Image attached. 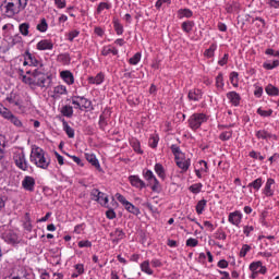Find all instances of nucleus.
<instances>
[{
	"mask_svg": "<svg viewBox=\"0 0 279 279\" xmlns=\"http://www.w3.org/2000/svg\"><path fill=\"white\" fill-rule=\"evenodd\" d=\"M230 82H231L232 86H234L236 88V86H239V73L232 72L230 74Z\"/></svg>",
	"mask_w": 279,
	"mask_h": 279,
	"instance_id": "40",
	"label": "nucleus"
},
{
	"mask_svg": "<svg viewBox=\"0 0 279 279\" xmlns=\"http://www.w3.org/2000/svg\"><path fill=\"white\" fill-rule=\"evenodd\" d=\"M217 50V45H211L207 50H205L206 58H213L215 56V51Z\"/></svg>",
	"mask_w": 279,
	"mask_h": 279,
	"instance_id": "41",
	"label": "nucleus"
},
{
	"mask_svg": "<svg viewBox=\"0 0 279 279\" xmlns=\"http://www.w3.org/2000/svg\"><path fill=\"white\" fill-rule=\"evenodd\" d=\"M198 243H199V241H197V239H193V238H190L186 241L187 247H197Z\"/></svg>",
	"mask_w": 279,
	"mask_h": 279,
	"instance_id": "54",
	"label": "nucleus"
},
{
	"mask_svg": "<svg viewBox=\"0 0 279 279\" xmlns=\"http://www.w3.org/2000/svg\"><path fill=\"white\" fill-rule=\"evenodd\" d=\"M54 4L59 10L66 8V0H54Z\"/></svg>",
	"mask_w": 279,
	"mask_h": 279,
	"instance_id": "57",
	"label": "nucleus"
},
{
	"mask_svg": "<svg viewBox=\"0 0 279 279\" xmlns=\"http://www.w3.org/2000/svg\"><path fill=\"white\" fill-rule=\"evenodd\" d=\"M129 182H131V185L135 186V189H145V182L137 175L129 177Z\"/></svg>",
	"mask_w": 279,
	"mask_h": 279,
	"instance_id": "12",
	"label": "nucleus"
},
{
	"mask_svg": "<svg viewBox=\"0 0 279 279\" xmlns=\"http://www.w3.org/2000/svg\"><path fill=\"white\" fill-rule=\"evenodd\" d=\"M80 101H81V110L83 108L88 109L92 106L90 100H88V99H86L84 97H80Z\"/></svg>",
	"mask_w": 279,
	"mask_h": 279,
	"instance_id": "46",
	"label": "nucleus"
},
{
	"mask_svg": "<svg viewBox=\"0 0 279 279\" xmlns=\"http://www.w3.org/2000/svg\"><path fill=\"white\" fill-rule=\"evenodd\" d=\"M205 121H206V114L194 113L193 116H191L189 120L190 128H192V130H197L198 128H201L202 123H205Z\"/></svg>",
	"mask_w": 279,
	"mask_h": 279,
	"instance_id": "4",
	"label": "nucleus"
},
{
	"mask_svg": "<svg viewBox=\"0 0 279 279\" xmlns=\"http://www.w3.org/2000/svg\"><path fill=\"white\" fill-rule=\"evenodd\" d=\"M193 25H194V23L191 22V21L183 22V23H182V29H183V32H186V34H189L190 32L193 31Z\"/></svg>",
	"mask_w": 279,
	"mask_h": 279,
	"instance_id": "39",
	"label": "nucleus"
},
{
	"mask_svg": "<svg viewBox=\"0 0 279 279\" xmlns=\"http://www.w3.org/2000/svg\"><path fill=\"white\" fill-rule=\"evenodd\" d=\"M179 14L181 17L185 16V19H191V16H193V11L190 9H181L179 10Z\"/></svg>",
	"mask_w": 279,
	"mask_h": 279,
	"instance_id": "42",
	"label": "nucleus"
},
{
	"mask_svg": "<svg viewBox=\"0 0 279 279\" xmlns=\"http://www.w3.org/2000/svg\"><path fill=\"white\" fill-rule=\"evenodd\" d=\"M216 86L217 88H220L221 90H223V86H225V83H223V73H219L216 77Z\"/></svg>",
	"mask_w": 279,
	"mask_h": 279,
	"instance_id": "37",
	"label": "nucleus"
},
{
	"mask_svg": "<svg viewBox=\"0 0 279 279\" xmlns=\"http://www.w3.org/2000/svg\"><path fill=\"white\" fill-rule=\"evenodd\" d=\"M49 25L47 24V20L43 19L40 23L37 25L38 32H47Z\"/></svg>",
	"mask_w": 279,
	"mask_h": 279,
	"instance_id": "43",
	"label": "nucleus"
},
{
	"mask_svg": "<svg viewBox=\"0 0 279 279\" xmlns=\"http://www.w3.org/2000/svg\"><path fill=\"white\" fill-rule=\"evenodd\" d=\"M265 92L267 93V95H269L270 97H277V95H279V90L278 87L269 84L266 86Z\"/></svg>",
	"mask_w": 279,
	"mask_h": 279,
	"instance_id": "23",
	"label": "nucleus"
},
{
	"mask_svg": "<svg viewBox=\"0 0 279 279\" xmlns=\"http://www.w3.org/2000/svg\"><path fill=\"white\" fill-rule=\"evenodd\" d=\"M248 186H252V189H255V191H260V186H263V179L258 178L251 182Z\"/></svg>",
	"mask_w": 279,
	"mask_h": 279,
	"instance_id": "34",
	"label": "nucleus"
},
{
	"mask_svg": "<svg viewBox=\"0 0 279 279\" xmlns=\"http://www.w3.org/2000/svg\"><path fill=\"white\" fill-rule=\"evenodd\" d=\"M61 114H63V117H68V119H71V117H73V107L65 105L61 108Z\"/></svg>",
	"mask_w": 279,
	"mask_h": 279,
	"instance_id": "25",
	"label": "nucleus"
},
{
	"mask_svg": "<svg viewBox=\"0 0 279 279\" xmlns=\"http://www.w3.org/2000/svg\"><path fill=\"white\" fill-rule=\"evenodd\" d=\"M190 191H191L192 193H199V192L202 191V185H199V184H194V185H192V186L190 187Z\"/></svg>",
	"mask_w": 279,
	"mask_h": 279,
	"instance_id": "59",
	"label": "nucleus"
},
{
	"mask_svg": "<svg viewBox=\"0 0 279 279\" xmlns=\"http://www.w3.org/2000/svg\"><path fill=\"white\" fill-rule=\"evenodd\" d=\"M130 64L136 65L138 62H141V52L135 53L130 60Z\"/></svg>",
	"mask_w": 279,
	"mask_h": 279,
	"instance_id": "51",
	"label": "nucleus"
},
{
	"mask_svg": "<svg viewBox=\"0 0 279 279\" xmlns=\"http://www.w3.org/2000/svg\"><path fill=\"white\" fill-rule=\"evenodd\" d=\"M279 66V61L275 60L272 63H264V69H267L268 71H271L272 69H277Z\"/></svg>",
	"mask_w": 279,
	"mask_h": 279,
	"instance_id": "49",
	"label": "nucleus"
},
{
	"mask_svg": "<svg viewBox=\"0 0 279 279\" xmlns=\"http://www.w3.org/2000/svg\"><path fill=\"white\" fill-rule=\"evenodd\" d=\"M250 156H251V158H255V159H258V160H265V156H263L259 153H256L254 150L250 153Z\"/></svg>",
	"mask_w": 279,
	"mask_h": 279,
	"instance_id": "58",
	"label": "nucleus"
},
{
	"mask_svg": "<svg viewBox=\"0 0 279 279\" xmlns=\"http://www.w3.org/2000/svg\"><path fill=\"white\" fill-rule=\"evenodd\" d=\"M62 123H63V130L66 133V135L69 136V138H74L75 130H73V128H71V125H69V122H66V120L62 119Z\"/></svg>",
	"mask_w": 279,
	"mask_h": 279,
	"instance_id": "20",
	"label": "nucleus"
},
{
	"mask_svg": "<svg viewBox=\"0 0 279 279\" xmlns=\"http://www.w3.org/2000/svg\"><path fill=\"white\" fill-rule=\"evenodd\" d=\"M92 199H94V202H99L101 199V197H104V193L99 192V190L94 189L90 193Z\"/></svg>",
	"mask_w": 279,
	"mask_h": 279,
	"instance_id": "32",
	"label": "nucleus"
},
{
	"mask_svg": "<svg viewBox=\"0 0 279 279\" xmlns=\"http://www.w3.org/2000/svg\"><path fill=\"white\" fill-rule=\"evenodd\" d=\"M66 86L64 85H58L53 88V95L54 99H58V97H62V95H66Z\"/></svg>",
	"mask_w": 279,
	"mask_h": 279,
	"instance_id": "19",
	"label": "nucleus"
},
{
	"mask_svg": "<svg viewBox=\"0 0 279 279\" xmlns=\"http://www.w3.org/2000/svg\"><path fill=\"white\" fill-rule=\"evenodd\" d=\"M58 62H61L62 64H71V56L69 53H61L57 58Z\"/></svg>",
	"mask_w": 279,
	"mask_h": 279,
	"instance_id": "28",
	"label": "nucleus"
},
{
	"mask_svg": "<svg viewBox=\"0 0 279 279\" xmlns=\"http://www.w3.org/2000/svg\"><path fill=\"white\" fill-rule=\"evenodd\" d=\"M104 10H110V4L108 2H100L98 8H97V12L98 14H101V12H104Z\"/></svg>",
	"mask_w": 279,
	"mask_h": 279,
	"instance_id": "48",
	"label": "nucleus"
},
{
	"mask_svg": "<svg viewBox=\"0 0 279 279\" xmlns=\"http://www.w3.org/2000/svg\"><path fill=\"white\" fill-rule=\"evenodd\" d=\"M257 138H262L263 141H269V138H272V141H278V136L265 131L260 130L256 132Z\"/></svg>",
	"mask_w": 279,
	"mask_h": 279,
	"instance_id": "11",
	"label": "nucleus"
},
{
	"mask_svg": "<svg viewBox=\"0 0 279 279\" xmlns=\"http://www.w3.org/2000/svg\"><path fill=\"white\" fill-rule=\"evenodd\" d=\"M85 158L87 161H89L90 165H93V167H95L96 169H101V166L99 165V160H97V157L93 154H86Z\"/></svg>",
	"mask_w": 279,
	"mask_h": 279,
	"instance_id": "21",
	"label": "nucleus"
},
{
	"mask_svg": "<svg viewBox=\"0 0 279 279\" xmlns=\"http://www.w3.org/2000/svg\"><path fill=\"white\" fill-rule=\"evenodd\" d=\"M1 117H3V119H7L8 121H10L12 119V117L14 116L12 113V111H10V109L4 107V110H2V112L0 113Z\"/></svg>",
	"mask_w": 279,
	"mask_h": 279,
	"instance_id": "45",
	"label": "nucleus"
},
{
	"mask_svg": "<svg viewBox=\"0 0 279 279\" xmlns=\"http://www.w3.org/2000/svg\"><path fill=\"white\" fill-rule=\"evenodd\" d=\"M107 219H114L117 217V214L114 213V210L109 209L106 213Z\"/></svg>",
	"mask_w": 279,
	"mask_h": 279,
	"instance_id": "63",
	"label": "nucleus"
},
{
	"mask_svg": "<svg viewBox=\"0 0 279 279\" xmlns=\"http://www.w3.org/2000/svg\"><path fill=\"white\" fill-rule=\"evenodd\" d=\"M205 208H206V199H201L196 205L197 215H202Z\"/></svg>",
	"mask_w": 279,
	"mask_h": 279,
	"instance_id": "36",
	"label": "nucleus"
},
{
	"mask_svg": "<svg viewBox=\"0 0 279 279\" xmlns=\"http://www.w3.org/2000/svg\"><path fill=\"white\" fill-rule=\"evenodd\" d=\"M175 162L179 169H182V171H189V167H191V161L184 157L175 159Z\"/></svg>",
	"mask_w": 279,
	"mask_h": 279,
	"instance_id": "18",
	"label": "nucleus"
},
{
	"mask_svg": "<svg viewBox=\"0 0 279 279\" xmlns=\"http://www.w3.org/2000/svg\"><path fill=\"white\" fill-rule=\"evenodd\" d=\"M257 114H259L260 117H271V114H274V110H263V108H258Z\"/></svg>",
	"mask_w": 279,
	"mask_h": 279,
	"instance_id": "44",
	"label": "nucleus"
},
{
	"mask_svg": "<svg viewBox=\"0 0 279 279\" xmlns=\"http://www.w3.org/2000/svg\"><path fill=\"white\" fill-rule=\"evenodd\" d=\"M250 269L253 274H258L259 271H263V263L255 262L250 265Z\"/></svg>",
	"mask_w": 279,
	"mask_h": 279,
	"instance_id": "27",
	"label": "nucleus"
},
{
	"mask_svg": "<svg viewBox=\"0 0 279 279\" xmlns=\"http://www.w3.org/2000/svg\"><path fill=\"white\" fill-rule=\"evenodd\" d=\"M141 269L144 271V274H147L148 276H151L154 274V270L149 267V260H145L141 264Z\"/></svg>",
	"mask_w": 279,
	"mask_h": 279,
	"instance_id": "30",
	"label": "nucleus"
},
{
	"mask_svg": "<svg viewBox=\"0 0 279 279\" xmlns=\"http://www.w3.org/2000/svg\"><path fill=\"white\" fill-rule=\"evenodd\" d=\"M202 96V89H191L187 95L190 101H199Z\"/></svg>",
	"mask_w": 279,
	"mask_h": 279,
	"instance_id": "17",
	"label": "nucleus"
},
{
	"mask_svg": "<svg viewBox=\"0 0 279 279\" xmlns=\"http://www.w3.org/2000/svg\"><path fill=\"white\" fill-rule=\"evenodd\" d=\"M37 49L39 51H51V49H53V43H51L49 39L40 40L37 44Z\"/></svg>",
	"mask_w": 279,
	"mask_h": 279,
	"instance_id": "9",
	"label": "nucleus"
},
{
	"mask_svg": "<svg viewBox=\"0 0 279 279\" xmlns=\"http://www.w3.org/2000/svg\"><path fill=\"white\" fill-rule=\"evenodd\" d=\"M124 208H125V210H128L129 213H132V215H136V216L141 215V209H138V207L134 206V205H133L132 203H130V202L124 205Z\"/></svg>",
	"mask_w": 279,
	"mask_h": 279,
	"instance_id": "22",
	"label": "nucleus"
},
{
	"mask_svg": "<svg viewBox=\"0 0 279 279\" xmlns=\"http://www.w3.org/2000/svg\"><path fill=\"white\" fill-rule=\"evenodd\" d=\"M232 138V132L231 131H226L220 134V141H230Z\"/></svg>",
	"mask_w": 279,
	"mask_h": 279,
	"instance_id": "52",
	"label": "nucleus"
},
{
	"mask_svg": "<svg viewBox=\"0 0 279 279\" xmlns=\"http://www.w3.org/2000/svg\"><path fill=\"white\" fill-rule=\"evenodd\" d=\"M33 75L35 77V86H39V88H47L51 84V77L43 71V68L34 69Z\"/></svg>",
	"mask_w": 279,
	"mask_h": 279,
	"instance_id": "3",
	"label": "nucleus"
},
{
	"mask_svg": "<svg viewBox=\"0 0 279 279\" xmlns=\"http://www.w3.org/2000/svg\"><path fill=\"white\" fill-rule=\"evenodd\" d=\"M110 53H112L113 56H117L119 53V50H117L116 48H110V47L102 48V50H101L102 56H110Z\"/></svg>",
	"mask_w": 279,
	"mask_h": 279,
	"instance_id": "33",
	"label": "nucleus"
},
{
	"mask_svg": "<svg viewBox=\"0 0 279 279\" xmlns=\"http://www.w3.org/2000/svg\"><path fill=\"white\" fill-rule=\"evenodd\" d=\"M2 239L5 241V243H17L19 242V235L14 233L12 230H7L4 233H2Z\"/></svg>",
	"mask_w": 279,
	"mask_h": 279,
	"instance_id": "7",
	"label": "nucleus"
},
{
	"mask_svg": "<svg viewBox=\"0 0 279 279\" xmlns=\"http://www.w3.org/2000/svg\"><path fill=\"white\" fill-rule=\"evenodd\" d=\"M19 29H20V34H22V36L29 35V24L28 23L21 24Z\"/></svg>",
	"mask_w": 279,
	"mask_h": 279,
	"instance_id": "35",
	"label": "nucleus"
},
{
	"mask_svg": "<svg viewBox=\"0 0 279 279\" xmlns=\"http://www.w3.org/2000/svg\"><path fill=\"white\" fill-rule=\"evenodd\" d=\"M276 184V181L274 179H268L265 187H264V195H266V197H274V190L271 189V186H274Z\"/></svg>",
	"mask_w": 279,
	"mask_h": 279,
	"instance_id": "10",
	"label": "nucleus"
},
{
	"mask_svg": "<svg viewBox=\"0 0 279 279\" xmlns=\"http://www.w3.org/2000/svg\"><path fill=\"white\" fill-rule=\"evenodd\" d=\"M11 123H13V125H15V128H22V130L25 128L23 125V122L16 117L13 114V117L9 120Z\"/></svg>",
	"mask_w": 279,
	"mask_h": 279,
	"instance_id": "38",
	"label": "nucleus"
},
{
	"mask_svg": "<svg viewBox=\"0 0 279 279\" xmlns=\"http://www.w3.org/2000/svg\"><path fill=\"white\" fill-rule=\"evenodd\" d=\"M241 219H243V216L239 211H234L229 215V222L232 223V226H239V223H241Z\"/></svg>",
	"mask_w": 279,
	"mask_h": 279,
	"instance_id": "16",
	"label": "nucleus"
},
{
	"mask_svg": "<svg viewBox=\"0 0 279 279\" xmlns=\"http://www.w3.org/2000/svg\"><path fill=\"white\" fill-rule=\"evenodd\" d=\"M227 98L229 99L232 106H239L241 104V96L236 92H229L227 94Z\"/></svg>",
	"mask_w": 279,
	"mask_h": 279,
	"instance_id": "13",
	"label": "nucleus"
},
{
	"mask_svg": "<svg viewBox=\"0 0 279 279\" xmlns=\"http://www.w3.org/2000/svg\"><path fill=\"white\" fill-rule=\"evenodd\" d=\"M5 14L9 17L16 16L27 8V0H5Z\"/></svg>",
	"mask_w": 279,
	"mask_h": 279,
	"instance_id": "2",
	"label": "nucleus"
},
{
	"mask_svg": "<svg viewBox=\"0 0 279 279\" xmlns=\"http://www.w3.org/2000/svg\"><path fill=\"white\" fill-rule=\"evenodd\" d=\"M89 84H102L104 83V73H98L95 77L90 76L88 78Z\"/></svg>",
	"mask_w": 279,
	"mask_h": 279,
	"instance_id": "24",
	"label": "nucleus"
},
{
	"mask_svg": "<svg viewBox=\"0 0 279 279\" xmlns=\"http://www.w3.org/2000/svg\"><path fill=\"white\" fill-rule=\"evenodd\" d=\"M243 232L246 236H250V232H254V227L245 226Z\"/></svg>",
	"mask_w": 279,
	"mask_h": 279,
	"instance_id": "64",
	"label": "nucleus"
},
{
	"mask_svg": "<svg viewBox=\"0 0 279 279\" xmlns=\"http://www.w3.org/2000/svg\"><path fill=\"white\" fill-rule=\"evenodd\" d=\"M145 180L151 185V191H159L160 190V182H158V179H156V175H154V172L151 170H147L144 173Z\"/></svg>",
	"mask_w": 279,
	"mask_h": 279,
	"instance_id": "5",
	"label": "nucleus"
},
{
	"mask_svg": "<svg viewBox=\"0 0 279 279\" xmlns=\"http://www.w3.org/2000/svg\"><path fill=\"white\" fill-rule=\"evenodd\" d=\"M13 160L19 169H21L22 171H27L28 166L27 159L25 158V153L15 154Z\"/></svg>",
	"mask_w": 279,
	"mask_h": 279,
	"instance_id": "6",
	"label": "nucleus"
},
{
	"mask_svg": "<svg viewBox=\"0 0 279 279\" xmlns=\"http://www.w3.org/2000/svg\"><path fill=\"white\" fill-rule=\"evenodd\" d=\"M110 236H113V241H121L123 236H125V233L121 229H117L114 232L110 233Z\"/></svg>",
	"mask_w": 279,
	"mask_h": 279,
	"instance_id": "31",
	"label": "nucleus"
},
{
	"mask_svg": "<svg viewBox=\"0 0 279 279\" xmlns=\"http://www.w3.org/2000/svg\"><path fill=\"white\" fill-rule=\"evenodd\" d=\"M116 199H118V202H120V204H122L123 206L129 203L128 199H125V196L121 195L120 193L116 194Z\"/></svg>",
	"mask_w": 279,
	"mask_h": 279,
	"instance_id": "56",
	"label": "nucleus"
},
{
	"mask_svg": "<svg viewBox=\"0 0 279 279\" xmlns=\"http://www.w3.org/2000/svg\"><path fill=\"white\" fill-rule=\"evenodd\" d=\"M114 29L119 36H121V34H123V26L121 24L114 23Z\"/></svg>",
	"mask_w": 279,
	"mask_h": 279,
	"instance_id": "61",
	"label": "nucleus"
},
{
	"mask_svg": "<svg viewBox=\"0 0 279 279\" xmlns=\"http://www.w3.org/2000/svg\"><path fill=\"white\" fill-rule=\"evenodd\" d=\"M7 101L9 104H13L14 106H19V101H16V94L11 93L9 96H7Z\"/></svg>",
	"mask_w": 279,
	"mask_h": 279,
	"instance_id": "50",
	"label": "nucleus"
},
{
	"mask_svg": "<svg viewBox=\"0 0 279 279\" xmlns=\"http://www.w3.org/2000/svg\"><path fill=\"white\" fill-rule=\"evenodd\" d=\"M171 151L174 155L175 159L184 158V153L180 150V147H178V145H172Z\"/></svg>",
	"mask_w": 279,
	"mask_h": 279,
	"instance_id": "29",
	"label": "nucleus"
},
{
	"mask_svg": "<svg viewBox=\"0 0 279 279\" xmlns=\"http://www.w3.org/2000/svg\"><path fill=\"white\" fill-rule=\"evenodd\" d=\"M78 36H80V31H72L68 35V39L70 40V43H73V40H75V38H77Z\"/></svg>",
	"mask_w": 279,
	"mask_h": 279,
	"instance_id": "53",
	"label": "nucleus"
},
{
	"mask_svg": "<svg viewBox=\"0 0 279 279\" xmlns=\"http://www.w3.org/2000/svg\"><path fill=\"white\" fill-rule=\"evenodd\" d=\"M252 250V247L247 244H244L240 251V256L241 258H245V256H247V252H250Z\"/></svg>",
	"mask_w": 279,
	"mask_h": 279,
	"instance_id": "47",
	"label": "nucleus"
},
{
	"mask_svg": "<svg viewBox=\"0 0 279 279\" xmlns=\"http://www.w3.org/2000/svg\"><path fill=\"white\" fill-rule=\"evenodd\" d=\"M93 243L90 241H80L78 242V247H90Z\"/></svg>",
	"mask_w": 279,
	"mask_h": 279,
	"instance_id": "62",
	"label": "nucleus"
},
{
	"mask_svg": "<svg viewBox=\"0 0 279 279\" xmlns=\"http://www.w3.org/2000/svg\"><path fill=\"white\" fill-rule=\"evenodd\" d=\"M215 238L218 239L219 241H226V232H216Z\"/></svg>",
	"mask_w": 279,
	"mask_h": 279,
	"instance_id": "60",
	"label": "nucleus"
},
{
	"mask_svg": "<svg viewBox=\"0 0 279 279\" xmlns=\"http://www.w3.org/2000/svg\"><path fill=\"white\" fill-rule=\"evenodd\" d=\"M31 162H34L36 167H39V169H48L49 165H51V159L49 158V155L43 150V148H36L31 154Z\"/></svg>",
	"mask_w": 279,
	"mask_h": 279,
	"instance_id": "1",
	"label": "nucleus"
},
{
	"mask_svg": "<svg viewBox=\"0 0 279 279\" xmlns=\"http://www.w3.org/2000/svg\"><path fill=\"white\" fill-rule=\"evenodd\" d=\"M27 75H23L22 76V82H24V84H28V86H36V81H35V77H34V70H29L26 72Z\"/></svg>",
	"mask_w": 279,
	"mask_h": 279,
	"instance_id": "14",
	"label": "nucleus"
},
{
	"mask_svg": "<svg viewBox=\"0 0 279 279\" xmlns=\"http://www.w3.org/2000/svg\"><path fill=\"white\" fill-rule=\"evenodd\" d=\"M155 172L157 173V175H159V178H161V180H165L167 178V174L165 173V167H162L161 163L155 165Z\"/></svg>",
	"mask_w": 279,
	"mask_h": 279,
	"instance_id": "26",
	"label": "nucleus"
},
{
	"mask_svg": "<svg viewBox=\"0 0 279 279\" xmlns=\"http://www.w3.org/2000/svg\"><path fill=\"white\" fill-rule=\"evenodd\" d=\"M60 76L65 82V84H69V86L75 83V77L73 76V73H71V71H62L60 73Z\"/></svg>",
	"mask_w": 279,
	"mask_h": 279,
	"instance_id": "15",
	"label": "nucleus"
},
{
	"mask_svg": "<svg viewBox=\"0 0 279 279\" xmlns=\"http://www.w3.org/2000/svg\"><path fill=\"white\" fill-rule=\"evenodd\" d=\"M72 104L75 106V108H78V110H82V104L80 100V96H75L72 98Z\"/></svg>",
	"mask_w": 279,
	"mask_h": 279,
	"instance_id": "55",
	"label": "nucleus"
},
{
	"mask_svg": "<svg viewBox=\"0 0 279 279\" xmlns=\"http://www.w3.org/2000/svg\"><path fill=\"white\" fill-rule=\"evenodd\" d=\"M22 186L25 191H29L32 193L36 186V180L33 177L26 175L22 181Z\"/></svg>",
	"mask_w": 279,
	"mask_h": 279,
	"instance_id": "8",
	"label": "nucleus"
}]
</instances>
